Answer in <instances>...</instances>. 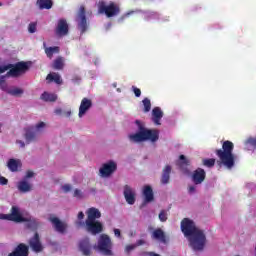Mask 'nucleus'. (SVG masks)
<instances>
[{"mask_svg": "<svg viewBox=\"0 0 256 256\" xmlns=\"http://www.w3.org/2000/svg\"><path fill=\"white\" fill-rule=\"evenodd\" d=\"M181 231L185 237H189L190 246L194 251H203L207 243V236L203 230L197 228L195 222L189 218L181 221Z\"/></svg>", "mask_w": 256, "mask_h": 256, "instance_id": "nucleus-1", "label": "nucleus"}, {"mask_svg": "<svg viewBox=\"0 0 256 256\" xmlns=\"http://www.w3.org/2000/svg\"><path fill=\"white\" fill-rule=\"evenodd\" d=\"M235 149V144L233 142L226 140L222 142V149H216L215 154L217 155L219 161L218 165H223L226 169H232L235 167V154L233 150Z\"/></svg>", "mask_w": 256, "mask_h": 256, "instance_id": "nucleus-2", "label": "nucleus"}, {"mask_svg": "<svg viewBox=\"0 0 256 256\" xmlns=\"http://www.w3.org/2000/svg\"><path fill=\"white\" fill-rule=\"evenodd\" d=\"M138 132L129 135L130 141L132 143H143V141H151V143H157L159 141V130L157 129H147L145 125L139 121H135Z\"/></svg>", "mask_w": 256, "mask_h": 256, "instance_id": "nucleus-3", "label": "nucleus"}, {"mask_svg": "<svg viewBox=\"0 0 256 256\" xmlns=\"http://www.w3.org/2000/svg\"><path fill=\"white\" fill-rule=\"evenodd\" d=\"M98 11L101 14H105L106 17H117L121 13V8L115 2H110L109 5H106L104 1H100L98 4Z\"/></svg>", "mask_w": 256, "mask_h": 256, "instance_id": "nucleus-4", "label": "nucleus"}, {"mask_svg": "<svg viewBox=\"0 0 256 256\" xmlns=\"http://www.w3.org/2000/svg\"><path fill=\"white\" fill-rule=\"evenodd\" d=\"M98 251L105 256L113 255V242H111V238L107 234L100 235L98 240Z\"/></svg>", "mask_w": 256, "mask_h": 256, "instance_id": "nucleus-5", "label": "nucleus"}, {"mask_svg": "<svg viewBox=\"0 0 256 256\" xmlns=\"http://www.w3.org/2000/svg\"><path fill=\"white\" fill-rule=\"evenodd\" d=\"M0 219L13 221L14 223H25V221H28L26 217H23L21 210L17 206H12L10 214H0Z\"/></svg>", "mask_w": 256, "mask_h": 256, "instance_id": "nucleus-6", "label": "nucleus"}, {"mask_svg": "<svg viewBox=\"0 0 256 256\" xmlns=\"http://www.w3.org/2000/svg\"><path fill=\"white\" fill-rule=\"evenodd\" d=\"M29 70V65L26 62H18L15 65L12 64V67L8 69L6 77H21L23 73Z\"/></svg>", "mask_w": 256, "mask_h": 256, "instance_id": "nucleus-7", "label": "nucleus"}, {"mask_svg": "<svg viewBox=\"0 0 256 256\" xmlns=\"http://www.w3.org/2000/svg\"><path fill=\"white\" fill-rule=\"evenodd\" d=\"M86 13L87 11L85 10V6L84 5L80 6L77 13V21H78V29L81 35H83V33H86L89 27V24L87 23Z\"/></svg>", "mask_w": 256, "mask_h": 256, "instance_id": "nucleus-8", "label": "nucleus"}, {"mask_svg": "<svg viewBox=\"0 0 256 256\" xmlns=\"http://www.w3.org/2000/svg\"><path fill=\"white\" fill-rule=\"evenodd\" d=\"M28 247H30L34 253H41L43 249H45L41 242V236H39L37 232L28 240Z\"/></svg>", "mask_w": 256, "mask_h": 256, "instance_id": "nucleus-9", "label": "nucleus"}, {"mask_svg": "<svg viewBox=\"0 0 256 256\" xmlns=\"http://www.w3.org/2000/svg\"><path fill=\"white\" fill-rule=\"evenodd\" d=\"M85 225L87 232L92 235H99V233H103V224L97 220L85 221Z\"/></svg>", "mask_w": 256, "mask_h": 256, "instance_id": "nucleus-10", "label": "nucleus"}, {"mask_svg": "<svg viewBox=\"0 0 256 256\" xmlns=\"http://www.w3.org/2000/svg\"><path fill=\"white\" fill-rule=\"evenodd\" d=\"M99 171L101 177H111V175H113V172L117 171V163L109 161L103 164Z\"/></svg>", "mask_w": 256, "mask_h": 256, "instance_id": "nucleus-11", "label": "nucleus"}, {"mask_svg": "<svg viewBox=\"0 0 256 256\" xmlns=\"http://www.w3.org/2000/svg\"><path fill=\"white\" fill-rule=\"evenodd\" d=\"M55 33L57 37H65L66 35H69V24L66 19L58 20Z\"/></svg>", "mask_w": 256, "mask_h": 256, "instance_id": "nucleus-12", "label": "nucleus"}, {"mask_svg": "<svg viewBox=\"0 0 256 256\" xmlns=\"http://www.w3.org/2000/svg\"><path fill=\"white\" fill-rule=\"evenodd\" d=\"M8 256H29V245L19 243Z\"/></svg>", "mask_w": 256, "mask_h": 256, "instance_id": "nucleus-13", "label": "nucleus"}, {"mask_svg": "<svg viewBox=\"0 0 256 256\" xmlns=\"http://www.w3.org/2000/svg\"><path fill=\"white\" fill-rule=\"evenodd\" d=\"M78 248L84 256H91L92 246L89 237H85L80 240L78 243Z\"/></svg>", "mask_w": 256, "mask_h": 256, "instance_id": "nucleus-14", "label": "nucleus"}, {"mask_svg": "<svg viewBox=\"0 0 256 256\" xmlns=\"http://www.w3.org/2000/svg\"><path fill=\"white\" fill-rule=\"evenodd\" d=\"M207 177V173L203 168H197L192 174V181L194 185H201L205 178Z\"/></svg>", "mask_w": 256, "mask_h": 256, "instance_id": "nucleus-15", "label": "nucleus"}, {"mask_svg": "<svg viewBox=\"0 0 256 256\" xmlns=\"http://www.w3.org/2000/svg\"><path fill=\"white\" fill-rule=\"evenodd\" d=\"M123 193H124V198L126 199V203H128V205H135V201H136L135 190H133L131 186L125 185Z\"/></svg>", "mask_w": 256, "mask_h": 256, "instance_id": "nucleus-16", "label": "nucleus"}, {"mask_svg": "<svg viewBox=\"0 0 256 256\" xmlns=\"http://www.w3.org/2000/svg\"><path fill=\"white\" fill-rule=\"evenodd\" d=\"M49 221L52 222V225L58 233H65L67 231V223L60 221L59 218L50 217Z\"/></svg>", "mask_w": 256, "mask_h": 256, "instance_id": "nucleus-17", "label": "nucleus"}, {"mask_svg": "<svg viewBox=\"0 0 256 256\" xmlns=\"http://www.w3.org/2000/svg\"><path fill=\"white\" fill-rule=\"evenodd\" d=\"M93 107V102L91 101V99L89 98H83L81 103H80V107H79V113L78 116L81 118L83 117V115H85V113H87V111Z\"/></svg>", "mask_w": 256, "mask_h": 256, "instance_id": "nucleus-18", "label": "nucleus"}, {"mask_svg": "<svg viewBox=\"0 0 256 256\" xmlns=\"http://www.w3.org/2000/svg\"><path fill=\"white\" fill-rule=\"evenodd\" d=\"M144 203H151L155 201V194H153V188L149 185L143 187Z\"/></svg>", "mask_w": 256, "mask_h": 256, "instance_id": "nucleus-19", "label": "nucleus"}, {"mask_svg": "<svg viewBox=\"0 0 256 256\" xmlns=\"http://www.w3.org/2000/svg\"><path fill=\"white\" fill-rule=\"evenodd\" d=\"M87 219L86 221H96V219H101V211L95 207H91L86 211Z\"/></svg>", "mask_w": 256, "mask_h": 256, "instance_id": "nucleus-20", "label": "nucleus"}, {"mask_svg": "<svg viewBox=\"0 0 256 256\" xmlns=\"http://www.w3.org/2000/svg\"><path fill=\"white\" fill-rule=\"evenodd\" d=\"M152 239L160 241V243H167V235H165V232L161 228L155 229L152 232Z\"/></svg>", "mask_w": 256, "mask_h": 256, "instance_id": "nucleus-21", "label": "nucleus"}, {"mask_svg": "<svg viewBox=\"0 0 256 256\" xmlns=\"http://www.w3.org/2000/svg\"><path fill=\"white\" fill-rule=\"evenodd\" d=\"M171 166L166 165L163 170H162V175H161V183L162 185H167L171 179Z\"/></svg>", "mask_w": 256, "mask_h": 256, "instance_id": "nucleus-22", "label": "nucleus"}, {"mask_svg": "<svg viewBox=\"0 0 256 256\" xmlns=\"http://www.w3.org/2000/svg\"><path fill=\"white\" fill-rule=\"evenodd\" d=\"M161 119H163V111L161 108L155 107L152 110V121L154 125H161Z\"/></svg>", "mask_w": 256, "mask_h": 256, "instance_id": "nucleus-23", "label": "nucleus"}, {"mask_svg": "<svg viewBox=\"0 0 256 256\" xmlns=\"http://www.w3.org/2000/svg\"><path fill=\"white\" fill-rule=\"evenodd\" d=\"M65 68V58L58 56L52 64V69H55L56 71H63Z\"/></svg>", "mask_w": 256, "mask_h": 256, "instance_id": "nucleus-24", "label": "nucleus"}, {"mask_svg": "<svg viewBox=\"0 0 256 256\" xmlns=\"http://www.w3.org/2000/svg\"><path fill=\"white\" fill-rule=\"evenodd\" d=\"M36 5L39 9H51L53 7V0H37Z\"/></svg>", "mask_w": 256, "mask_h": 256, "instance_id": "nucleus-25", "label": "nucleus"}, {"mask_svg": "<svg viewBox=\"0 0 256 256\" xmlns=\"http://www.w3.org/2000/svg\"><path fill=\"white\" fill-rule=\"evenodd\" d=\"M40 99L42 101L50 102V103H55L57 101V94L49 93V92H44L40 96Z\"/></svg>", "mask_w": 256, "mask_h": 256, "instance_id": "nucleus-26", "label": "nucleus"}, {"mask_svg": "<svg viewBox=\"0 0 256 256\" xmlns=\"http://www.w3.org/2000/svg\"><path fill=\"white\" fill-rule=\"evenodd\" d=\"M46 79L48 81H54V83H56L57 85H61V83H63V79H61V75L55 72L48 74Z\"/></svg>", "mask_w": 256, "mask_h": 256, "instance_id": "nucleus-27", "label": "nucleus"}, {"mask_svg": "<svg viewBox=\"0 0 256 256\" xmlns=\"http://www.w3.org/2000/svg\"><path fill=\"white\" fill-rule=\"evenodd\" d=\"M28 221H24V223H27V228L31 229L32 231H37L39 227V222L35 220V218L28 217L26 218Z\"/></svg>", "mask_w": 256, "mask_h": 256, "instance_id": "nucleus-28", "label": "nucleus"}, {"mask_svg": "<svg viewBox=\"0 0 256 256\" xmlns=\"http://www.w3.org/2000/svg\"><path fill=\"white\" fill-rule=\"evenodd\" d=\"M59 51H60L59 46L45 48V53H46L48 59H53V55L59 53Z\"/></svg>", "mask_w": 256, "mask_h": 256, "instance_id": "nucleus-29", "label": "nucleus"}, {"mask_svg": "<svg viewBox=\"0 0 256 256\" xmlns=\"http://www.w3.org/2000/svg\"><path fill=\"white\" fill-rule=\"evenodd\" d=\"M179 161L176 162V165L182 170H185V167H189V161L187 160V158L185 157V155H180L179 156Z\"/></svg>", "mask_w": 256, "mask_h": 256, "instance_id": "nucleus-30", "label": "nucleus"}, {"mask_svg": "<svg viewBox=\"0 0 256 256\" xmlns=\"http://www.w3.org/2000/svg\"><path fill=\"white\" fill-rule=\"evenodd\" d=\"M18 189L21 193H29V191H31V184L27 181H21L18 184Z\"/></svg>", "mask_w": 256, "mask_h": 256, "instance_id": "nucleus-31", "label": "nucleus"}, {"mask_svg": "<svg viewBox=\"0 0 256 256\" xmlns=\"http://www.w3.org/2000/svg\"><path fill=\"white\" fill-rule=\"evenodd\" d=\"M24 91L18 87H12L8 90V95H12V97H21Z\"/></svg>", "mask_w": 256, "mask_h": 256, "instance_id": "nucleus-32", "label": "nucleus"}, {"mask_svg": "<svg viewBox=\"0 0 256 256\" xmlns=\"http://www.w3.org/2000/svg\"><path fill=\"white\" fill-rule=\"evenodd\" d=\"M5 79H7L6 75L0 76V89L6 93H9L10 88L8 87L7 81Z\"/></svg>", "mask_w": 256, "mask_h": 256, "instance_id": "nucleus-33", "label": "nucleus"}, {"mask_svg": "<svg viewBox=\"0 0 256 256\" xmlns=\"http://www.w3.org/2000/svg\"><path fill=\"white\" fill-rule=\"evenodd\" d=\"M8 169H10V171H12V172L17 171V169H19V163H17V160L10 159L8 161Z\"/></svg>", "mask_w": 256, "mask_h": 256, "instance_id": "nucleus-34", "label": "nucleus"}, {"mask_svg": "<svg viewBox=\"0 0 256 256\" xmlns=\"http://www.w3.org/2000/svg\"><path fill=\"white\" fill-rule=\"evenodd\" d=\"M25 139L27 144L32 143V141H35V132L27 130L25 133Z\"/></svg>", "mask_w": 256, "mask_h": 256, "instance_id": "nucleus-35", "label": "nucleus"}, {"mask_svg": "<svg viewBox=\"0 0 256 256\" xmlns=\"http://www.w3.org/2000/svg\"><path fill=\"white\" fill-rule=\"evenodd\" d=\"M13 67V64H4L0 59V75H3V73H6V71H9Z\"/></svg>", "mask_w": 256, "mask_h": 256, "instance_id": "nucleus-36", "label": "nucleus"}, {"mask_svg": "<svg viewBox=\"0 0 256 256\" xmlns=\"http://www.w3.org/2000/svg\"><path fill=\"white\" fill-rule=\"evenodd\" d=\"M78 221L76 222L77 227H85V222H83V219H85V213L82 211L78 213Z\"/></svg>", "mask_w": 256, "mask_h": 256, "instance_id": "nucleus-37", "label": "nucleus"}, {"mask_svg": "<svg viewBox=\"0 0 256 256\" xmlns=\"http://www.w3.org/2000/svg\"><path fill=\"white\" fill-rule=\"evenodd\" d=\"M142 103L144 105V113H149V111H151V100L149 98H144Z\"/></svg>", "mask_w": 256, "mask_h": 256, "instance_id": "nucleus-38", "label": "nucleus"}, {"mask_svg": "<svg viewBox=\"0 0 256 256\" xmlns=\"http://www.w3.org/2000/svg\"><path fill=\"white\" fill-rule=\"evenodd\" d=\"M202 165H204V167H208V168L215 167V159L214 158L203 159Z\"/></svg>", "mask_w": 256, "mask_h": 256, "instance_id": "nucleus-39", "label": "nucleus"}, {"mask_svg": "<svg viewBox=\"0 0 256 256\" xmlns=\"http://www.w3.org/2000/svg\"><path fill=\"white\" fill-rule=\"evenodd\" d=\"M28 31H29V33H36V31H37V22H31L28 25Z\"/></svg>", "mask_w": 256, "mask_h": 256, "instance_id": "nucleus-40", "label": "nucleus"}, {"mask_svg": "<svg viewBox=\"0 0 256 256\" xmlns=\"http://www.w3.org/2000/svg\"><path fill=\"white\" fill-rule=\"evenodd\" d=\"M158 217L162 223H165V221H167V211L161 210Z\"/></svg>", "mask_w": 256, "mask_h": 256, "instance_id": "nucleus-41", "label": "nucleus"}, {"mask_svg": "<svg viewBox=\"0 0 256 256\" xmlns=\"http://www.w3.org/2000/svg\"><path fill=\"white\" fill-rule=\"evenodd\" d=\"M133 93L135 94V97H141V89L132 86Z\"/></svg>", "mask_w": 256, "mask_h": 256, "instance_id": "nucleus-42", "label": "nucleus"}, {"mask_svg": "<svg viewBox=\"0 0 256 256\" xmlns=\"http://www.w3.org/2000/svg\"><path fill=\"white\" fill-rule=\"evenodd\" d=\"M74 197H76L77 199H81L83 197V192H81V190L79 189H75Z\"/></svg>", "mask_w": 256, "mask_h": 256, "instance_id": "nucleus-43", "label": "nucleus"}, {"mask_svg": "<svg viewBox=\"0 0 256 256\" xmlns=\"http://www.w3.org/2000/svg\"><path fill=\"white\" fill-rule=\"evenodd\" d=\"M8 183H9V180L0 175V185H7Z\"/></svg>", "mask_w": 256, "mask_h": 256, "instance_id": "nucleus-44", "label": "nucleus"}, {"mask_svg": "<svg viewBox=\"0 0 256 256\" xmlns=\"http://www.w3.org/2000/svg\"><path fill=\"white\" fill-rule=\"evenodd\" d=\"M62 189L64 193H69V191H71V185L65 184L64 186H62Z\"/></svg>", "mask_w": 256, "mask_h": 256, "instance_id": "nucleus-45", "label": "nucleus"}, {"mask_svg": "<svg viewBox=\"0 0 256 256\" xmlns=\"http://www.w3.org/2000/svg\"><path fill=\"white\" fill-rule=\"evenodd\" d=\"M35 175V173L31 170H28L26 172V176H25V179H31V177H33Z\"/></svg>", "mask_w": 256, "mask_h": 256, "instance_id": "nucleus-46", "label": "nucleus"}, {"mask_svg": "<svg viewBox=\"0 0 256 256\" xmlns=\"http://www.w3.org/2000/svg\"><path fill=\"white\" fill-rule=\"evenodd\" d=\"M129 15H133V11L127 12L126 14L122 15L120 17L119 21H123L124 19H127V17H129Z\"/></svg>", "mask_w": 256, "mask_h": 256, "instance_id": "nucleus-47", "label": "nucleus"}, {"mask_svg": "<svg viewBox=\"0 0 256 256\" xmlns=\"http://www.w3.org/2000/svg\"><path fill=\"white\" fill-rule=\"evenodd\" d=\"M135 245H128V246H126V248H125V251H126V253H131V251H133V249H135Z\"/></svg>", "mask_w": 256, "mask_h": 256, "instance_id": "nucleus-48", "label": "nucleus"}, {"mask_svg": "<svg viewBox=\"0 0 256 256\" xmlns=\"http://www.w3.org/2000/svg\"><path fill=\"white\" fill-rule=\"evenodd\" d=\"M248 143L252 145V147H256V137L255 138H249Z\"/></svg>", "mask_w": 256, "mask_h": 256, "instance_id": "nucleus-49", "label": "nucleus"}, {"mask_svg": "<svg viewBox=\"0 0 256 256\" xmlns=\"http://www.w3.org/2000/svg\"><path fill=\"white\" fill-rule=\"evenodd\" d=\"M195 191H196L195 186H189L188 187V193L193 194V193H195Z\"/></svg>", "mask_w": 256, "mask_h": 256, "instance_id": "nucleus-50", "label": "nucleus"}, {"mask_svg": "<svg viewBox=\"0 0 256 256\" xmlns=\"http://www.w3.org/2000/svg\"><path fill=\"white\" fill-rule=\"evenodd\" d=\"M114 235H115V237H121V230L115 228L114 229Z\"/></svg>", "mask_w": 256, "mask_h": 256, "instance_id": "nucleus-51", "label": "nucleus"}, {"mask_svg": "<svg viewBox=\"0 0 256 256\" xmlns=\"http://www.w3.org/2000/svg\"><path fill=\"white\" fill-rule=\"evenodd\" d=\"M45 127V122H40L36 125V129H43Z\"/></svg>", "mask_w": 256, "mask_h": 256, "instance_id": "nucleus-52", "label": "nucleus"}, {"mask_svg": "<svg viewBox=\"0 0 256 256\" xmlns=\"http://www.w3.org/2000/svg\"><path fill=\"white\" fill-rule=\"evenodd\" d=\"M16 143L20 145L22 149L25 147V142H23L22 140H17Z\"/></svg>", "mask_w": 256, "mask_h": 256, "instance_id": "nucleus-53", "label": "nucleus"}, {"mask_svg": "<svg viewBox=\"0 0 256 256\" xmlns=\"http://www.w3.org/2000/svg\"><path fill=\"white\" fill-rule=\"evenodd\" d=\"M145 245V240H138L137 241V246Z\"/></svg>", "mask_w": 256, "mask_h": 256, "instance_id": "nucleus-54", "label": "nucleus"}, {"mask_svg": "<svg viewBox=\"0 0 256 256\" xmlns=\"http://www.w3.org/2000/svg\"><path fill=\"white\" fill-rule=\"evenodd\" d=\"M56 115H61V113H63V110H61V108H58L55 110Z\"/></svg>", "mask_w": 256, "mask_h": 256, "instance_id": "nucleus-55", "label": "nucleus"}, {"mask_svg": "<svg viewBox=\"0 0 256 256\" xmlns=\"http://www.w3.org/2000/svg\"><path fill=\"white\" fill-rule=\"evenodd\" d=\"M64 115L66 117H71V110L64 112Z\"/></svg>", "mask_w": 256, "mask_h": 256, "instance_id": "nucleus-56", "label": "nucleus"}, {"mask_svg": "<svg viewBox=\"0 0 256 256\" xmlns=\"http://www.w3.org/2000/svg\"><path fill=\"white\" fill-rule=\"evenodd\" d=\"M149 256H161V255H159V254H157V253H154V252H150V253H149Z\"/></svg>", "mask_w": 256, "mask_h": 256, "instance_id": "nucleus-57", "label": "nucleus"}, {"mask_svg": "<svg viewBox=\"0 0 256 256\" xmlns=\"http://www.w3.org/2000/svg\"><path fill=\"white\" fill-rule=\"evenodd\" d=\"M1 127H3V124H2V123H0V133H1Z\"/></svg>", "mask_w": 256, "mask_h": 256, "instance_id": "nucleus-58", "label": "nucleus"}, {"mask_svg": "<svg viewBox=\"0 0 256 256\" xmlns=\"http://www.w3.org/2000/svg\"><path fill=\"white\" fill-rule=\"evenodd\" d=\"M3 6V4L0 2V7H2Z\"/></svg>", "mask_w": 256, "mask_h": 256, "instance_id": "nucleus-59", "label": "nucleus"}, {"mask_svg": "<svg viewBox=\"0 0 256 256\" xmlns=\"http://www.w3.org/2000/svg\"><path fill=\"white\" fill-rule=\"evenodd\" d=\"M45 45H46V44H45V42H44V47H45Z\"/></svg>", "mask_w": 256, "mask_h": 256, "instance_id": "nucleus-60", "label": "nucleus"}]
</instances>
